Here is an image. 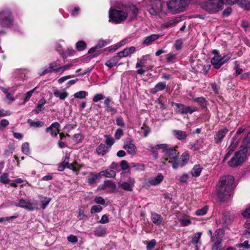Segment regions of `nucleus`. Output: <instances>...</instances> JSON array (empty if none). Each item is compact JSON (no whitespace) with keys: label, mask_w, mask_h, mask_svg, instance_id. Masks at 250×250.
<instances>
[{"label":"nucleus","mask_w":250,"mask_h":250,"mask_svg":"<svg viewBox=\"0 0 250 250\" xmlns=\"http://www.w3.org/2000/svg\"><path fill=\"white\" fill-rule=\"evenodd\" d=\"M235 187L234 177L229 175L220 178L216 188V195L221 202H225L230 197Z\"/></svg>","instance_id":"nucleus-1"},{"label":"nucleus","mask_w":250,"mask_h":250,"mask_svg":"<svg viewBox=\"0 0 250 250\" xmlns=\"http://www.w3.org/2000/svg\"><path fill=\"white\" fill-rule=\"evenodd\" d=\"M166 146L163 148V152L165 153L166 156L169 158L168 163L171 164L172 167L173 169H177L179 167V153L176 149L177 147L176 146L175 147H169V146L167 144H164Z\"/></svg>","instance_id":"nucleus-2"},{"label":"nucleus","mask_w":250,"mask_h":250,"mask_svg":"<svg viewBox=\"0 0 250 250\" xmlns=\"http://www.w3.org/2000/svg\"><path fill=\"white\" fill-rule=\"evenodd\" d=\"M224 4L220 0H207L201 4V7L208 13L212 14L222 10Z\"/></svg>","instance_id":"nucleus-3"},{"label":"nucleus","mask_w":250,"mask_h":250,"mask_svg":"<svg viewBox=\"0 0 250 250\" xmlns=\"http://www.w3.org/2000/svg\"><path fill=\"white\" fill-rule=\"evenodd\" d=\"M189 3L190 0H170L167 6L172 14H177L184 11Z\"/></svg>","instance_id":"nucleus-4"},{"label":"nucleus","mask_w":250,"mask_h":250,"mask_svg":"<svg viewBox=\"0 0 250 250\" xmlns=\"http://www.w3.org/2000/svg\"><path fill=\"white\" fill-rule=\"evenodd\" d=\"M127 16V12L123 10L110 8L109 10V21L115 24H119L124 21Z\"/></svg>","instance_id":"nucleus-5"},{"label":"nucleus","mask_w":250,"mask_h":250,"mask_svg":"<svg viewBox=\"0 0 250 250\" xmlns=\"http://www.w3.org/2000/svg\"><path fill=\"white\" fill-rule=\"evenodd\" d=\"M247 159V149L242 148L235 152L233 157L228 162L229 167H237L241 165Z\"/></svg>","instance_id":"nucleus-6"},{"label":"nucleus","mask_w":250,"mask_h":250,"mask_svg":"<svg viewBox=\"0 0 250 250\" xmlns=\"http://www.w3.org/2000/svg\"><path fill=\"white\" fill-rule=\"evenodd\" d=\"M14 24V17L8 8L0 11V25L4 28H10Z\"/></svg>","instance_id":"nucleus-7"},{"label":"nucleus","mask_w":250,"mask_h":250,"mask_svg":"<svg viewBox=\"0 0 250 250\" xmlns=\"http://www.w3.org/2000/svg\"><path fill=\"white\" fill-rule=\"evenodd\" d=\"M150 7L148 10L151 15H157L163 11V2L161 0H148Z\"/></svg>","instance_id":"nucleus-8"},{"label":"nucleus","mask_w":250,"mask_h":250,"mask_svg":"<svg viewBox=\"0 0 250 250\" xmlns=\"http://www.w3.org/2000/svg\"><path fill=\"white\" fill-rule=\"evenodd\" d=\"M151 59L149 55L143 56L140 59H137V63H136V68H138L136 70L137 74L142 75H144L146 70L143 68H145L148 61H151Z\"/></svg>","instance_id":"nucleus-9"},{"label":"nucleus","mask_w":250,"mask_h":250,"mask_svg":"<svg viewBox=\"0 0 250 250\" xmlns=\"http://www.w3.org/2000/svg\"><path fill=\"white\" fill-rule=\"evenodd\" d=\"M61 71V65L57 62H53L48 64V67L42 69V71L39 73L40 76H43L53 72L56 73L60 72Z\"/></svg>","instance_id":"nucleus-10"},{"label":"nucleus","mask_w":250,"mask_h":250,"mask_svg":"<svg viewBox=\"0 0 250 250\" xmlns=\"http://www.w3.org/2000/svg\"><path fill=\"white\" fill-rule=\"evenodd\" d=\"M60 124L58 122H55L46 128L45 131L47 133H49L52 137H56L60 131Z\"/></svg>","instance_id":"nucleus-11"},{"label":"nucleus","mask_w":250,"mask_h":250,"mask_svg":"<svg viewBox=\"0 0 250 250\" xmlns=\"http://www.w3.org/2000/svg\"><path fill=\"white\" fill-rule=\"evenodd\" d=\"M123 148L125 149L129 154L134 155L136 153L137 148L133 143V140L130 138L126 139V144L124 146Z\"/></svg>","instance_id":"nucleus-12"},{"label":"nucleus","mask_w":250,"mask_h":250,"mask_svg":"<svg viewBox=\"0 0 250 250\" xmlns=\"http://www.w3.org/2000/svg\"><path fill=\"white\" fill-rule=\"evenodd\" d=\"M228 131L229 129L227 128L220 129L218 131H217L214 136V143L216 144H219L221 143Z\"/></svg>","instance_id":"nucleus-13"},{"label":"nucleus","mask_w":250,"mask_h":250,"mask_svg":"<svg viewBox=\"0 0 250 250\" xmlns=\"http://www.w3.org/2000/svg\"><path fill=\"white\" fill-rule=\"evenodd\" d=\"M164 178L162 173H158L156 177L149 178L147 184L149 186L158 185L163 181Z\"/></svg>","instance_id":"nucleus-14"},{"label":"nucleus","mask_w":250,"mask_h":250,"mask_svg":"<svg viewBox=\"0 0 250 250\" xmlns=\"http://www.w3.org/2000/svg\"><path fill=\"white\" fill-rule=\"evenodd\" d=\"M165 146H166L163 144L156 145L154 146L150 145L147 149L148 150L151 152L153 157L154 158V159H157L159 156L157 150L159 149H163V148H164V147Z\"/></svg>","instance_id":"nucleus-15"},{"label":"nucleus","mask_w":250,"mask_h":250,"mask_svg":"<svg viewBox=\"0 0 250 250\" xmlns=\"http://www.w3.org/2000/svg\"><path fill=\"white\" fill-rule=\"evenodd\" d=\"M16 206L30 211L34 209L32 204L29 200L23 199H20L18 204Z\"/></svg>","instance_id":"nucleus-16"},{"label":"nucleus","mask_w":250,"mask_h":250,"mask_svg":"<svg viewBox=\"0 0 250 250\" xmlns=\"http://www.w3.org/2000/svg\"><path fill=\"white\" fill-rule=\"evenodd\" d=\"M222 219L223 221V223L226 225H229L232 222L234 217L229 211L226 210L222 212Z\"/></svg>","instance_id":"nucleus-17"},{"label":"nucleus","mask_w":250,"mask_h":250,"mask_svg":"<svg viewBox=\"0 0 250 250\" xmlns=\"http://www.w3.org/2000/svg\"><path fill=\"white\" fill-rule=\"evenodd\" d=\"M167 87L166 82H160L157 83L154 87L152 88L150 90V92L153 94H156V93L165 90Z\"/></svg>","instance_id":"nucleus-18"},{"label":"nucleus","mask_w":250,"mask_h":250,"mask_svg":"<svg viewBox=\"0 0 250 250\" xmlns=\"http://www.w3.org/2000/svg\"><path fill=\"white\" fill-rule=\"evenodd\" d=\"M211 63L215 69H219L224 64L221 56H215L210 61Z\"/></svg>","instance_id":"nucleus-19"},{"label":"nucleus","mask_w":250,"mask_h":250,"mask_svg":"<svg viewBox=\"0 0 250 250\" xmlns=\"http://www.w3.org/2000/svg\"><path fill=\"white\" fill-rule=\"evenodd\" d=\"M151 215V221L155 225L159 226L163 224L164 222V219L160 214L155 212H152Z\"/></svg>","instance_id":"nucleus-20"},{"label":"nucleus","mask_w":250,"mask_h":250,"mask_svg":"<svg viewBox=\"0 0 250 250\" xmlns=\"http://www.w3.org/2000/svg\"><path fill=\"white\" fill-rule=\"evenodd\" d=\"M111 99L107 97L104 100V104L106 107V111L107 112H111L112 114H114L117 112V110L115 107L111 105Z\"/></svg>","instance_id":"nucleus-21"},{"label":"nucleus","mask_w":250,"mask_h":250,"mask_svg":"<svg viewBox=\"0 0 250 250\" xmlns=\"http://www.w3.org/2000/svg\"><path fill=\"white\" fill-rule=\"evenodd\" d=\"M109 151L108 146H106L104 144H100L96 148L95 152L101 156H104Z\"/></svg>","instance_id":"nucleus-22"},{"label":"nucleus","mask_w":250,"mask_h":250,"mask_svg":"<svg viewBox=\"0 0 250 250\" xmlns=\"http://www.w3.org/2000/svg\"><path fill=\"white\" fill-rule=\"evenodd\" d=\"M106 228L102 225H99L94 230V235L98 237H104L106 234Z\"/></svg>","instance_id":"nucleus-23"},{"label":"nucleus","mask_w":250,"mask_h":250,"mask_svg":"<svg viewBox=\"0 0 250 250\" xmlns=\"http://www.w3.org/2000/svg\"><path fill=\"white\" fill-rule=\"evenodd\" d=\"M171 106H175L176 108L175 109V111L178 114H181V115H184L185 113V110L186 109V105L182 104H179L175 103L174 102H172L171 103Z\"/></svg>","instance_id":"nucleus-24"},{"label":"nucleus","mask_w":250,"mask_h":250,"mask_svg":"<svg viewBox=\"0 0 250 250\" xmlns=\"http://www.w3.org/2000/svg\"><path fill=\"white\" fill-rule=\"evenodd\" d=\"M134 179H130V183L123 182L120 185V187L125 191H132L133 190V187H134Z\"/></svg>","instance_id":"nucleus-25"},{"label":"nucleus","mask_w":250,"mask_h":250,"mask_svg":"<svg viewBox=\"0 0 250 250\" xmlns=\"http://www.w3.org/2000/svg\"><path fill=\"white\" fill-rule=\"evenodd\" d=\"M173 134L178 140L183 141L186 140L188 135L185 131L180 130H175Z\"/></svg>","instance_id":"nucleus-26"},{"label":"nucleus","mask_w":250,"mask_h":250,"mask_svg":"<svg viewBox=\"0 0 250 250\" xmlns=\"http://www.w3.org/2000/svg\"><path fill=\"white\" fill-rule=\"evenodd\" d=\"M160 36L158 34H152L146 37L143 42V43L146 45H148L152 43V42L157 40Z\"/></svg>","instance_id":"nucleus-27"},{"label":"nucleus","mask_w":250,"mask_h":250,"mask_svg":"<svg viewBox=\"0 0 250 250\" xmlns=\"http://www.w3.org/2000/svg\"><path fill=\"white\" fill-rule=\"evenodd\" d=\"M27 123L30 125V126L34 127H42L44 126L45 123L44 122L41 121H33L31 119H28Z\"/></svg>","instance_id":"nucleus-28"},{"label":"nucleus","mask_w":250,"mask_h":250,"mask_svg":"<svg viewBox=\"0 0 250 250\" xmlns=\"http://www.w3.org/2000/svg\"><path fill=\"white\" fill-rule=\"evenodd\" d=\"M125 11L127 13L131 12L133 15V18H136L138 14L139 9L135 5L130 4L128 6Z\"/></svg>","instance_id":"nucleus-29"},{"label":"nucleus","mask_w":250,"mask_h":250,"mask_svg":"<svg viewBox=\"0 0 250 250\" xmlns=\"http://www.w3.org/2000/svg\"><path fill=\"white\" fill-rule=\"evenodd\" d=\"M189 158V156L188 154L185 152H184L180 158V161L179 162V166L181 167H184L188 162Z\"/></svg>","instance_id":"nucleus-30"},{"label":"nucleus","mask_w":250,"mask_h":250,"mask_svg":"<svg viewBox=\"0 0 250 250\" xmlns=\"http://www.w3.org/2000/svg\"><path fill=\"white\" fill-rule=\"evenodd\" d=\"M119 61L118 58L115 56L111 58L110 60L106 61L105 63V65L108 67L109 68H111L117 64L118 62Z\"/></svg>","instance_id":"nucleus-31"},{"label":"nucleus","mask_w":250,"mask_h":250,"mask_svg":"<svg viewBox=\"0 0 250 250\" xmlns=\"http://www.w3.org/2000/svg\"><path fill=\"white\" fill-rule=\"evenodd\" d=\"M237 146V145H236L233 143L232 144V142H231L230 145L228 147V148L227 149L228 151L224 157V158L223 159V162H225L226 160H227L229 158V157L232 154L233 152Z\"/></svg>","instance_id":"nucleus-32"},{"label":"nucleus","mask_w":250,"mask_h":250,"mask_svg":"<svg viewBox=\"0 0 250 250\" xmlns=\"http://www.w3.org/2000/svg\"><path fill=\"white\" fill-rule=\"evenodd\" d=\"M46 104V100L44 98H42L39 100L38 104L35 109L36 113L38 114L44 109V105Z\"/></svg>","instance_id":"nucleus-33"},{"label":"nucleus","mask_w":250,"mask_h":250,"mask_svg":"<svg viewBox=\"0 0 250 250\" xmlns=\"http://www.w3.org/2000/svg\"><path fill=\"white\" fill-rule=\"evenodd\" d=\"M106 188H111L112 191L114 192L116 189V185L113 182L110 180H105L102 189H104Z\"/></svg>","instance_id":"nucleus-34"},{"label":"nucleus","mask_w":250,"mask_h":250,"mask_svg":"<svg viewBox=\"0 0 250 250\" xmlns=\"http://www.w3.org/2000/svg\"><path fill=\"white\" fill-rule=\"evenodd\" d=\"M99 175L108 178H114L116 176V172L113 170H110L109 171L105 170L100 172Z\"/></svg>","instance_id":"nucleus-35"},{"label":"nucleus","mask_w":250,"mask_h":250,"mask_svg":"<svg viewBox=\"0 0 250 250\" xmlns=\"http://www.w3.org/2000/svg\"><path fill=\"white\" fill-rule=\"evenodd\" d=\"M54 95L56 97H59L61 100H63L68 96V93L67 92H61L58 89L54 91Z\"/></svg>","instance_id":"nucleus-36"},{"label":"nucleus","mask_w":250,"mask_h":250,"mask_svg":"<svg viewBox=\"0 0 250 250\" xmlns=\"http://www.w3.org/2000/svg\"><path fill=\"white\" fill-rule=\"evenodd\" d=\"M98 178V175L95 174L93 172H91L89 173V175L87 177V182L89 185H92L95 183Z\"/></svg>","instance_id":"nucleus-37"},{"label":"nucleus","mask_w":250,"mask_h":250,"mask_svg":"<svg viewBox=\"0 0 250 250\" xmlns=\"http://www.w3.org/2000/svg\"><path fill=\"white\" fill-rule=\"evenodd\" d=\"M202 170V168L199 165H196L192 169L191 174L193 177H198L200 176Z\"/></svg>","instance_id":"nucleus-38"},{"label":"nucleus","mask_w":250,"mask_h":250,"mask_svg":"<svg viewBox=\"0 0 250 250\" xmlns=\"http://www.w3.org/2000/svg\"><path fill=\"white\" fill-rule=\"evenodd\" d=\"M82 167V166L81 165H79L78 162L76 161H75L72 163H69L67 167V168L72 170L74 171H79Z\"/></svg>","instance_id":"nucleus-39"},{"label":"nucleus","mask_w":250,"mask_h":250,"mask_svg":"<svg viewBox=\"0 0 250 250\" xmlns=\"http://www.w3.org/2000/svg\"><path fill=\"white\" fill-rule=\"evenodd\" d=\"M239 6L245 10L250 9V1L249 0H238L237 3Z\"/></svg>","instance_id":"nucleus-40"},{"label":"nucleus","mask_w":250,"mask_h":250,"mask_svg":"<svg viewBox=\"0 0 250 250\" xmlns=\"http://www.w3.org/2000/svg\"><path fill=\"white\" fill-rule=\"evenodd\" d=\"M194 101L198 103L202 107L207 108L208 102L203 97H197L193 99Z\"/></svg>","instance_id":"nucleus-41"},{"label":"nucleus","mask_w":250,"mask_h":250,"mask_svg":"<svg viewBox=\"0 0 250 250\" xmlns=\"http://www.w3.org/2000/svg\"><path fill=\"white\" fill-rule=\"evenodd\" d=\"M202 233V232H197L194 234V236L192 238V240L190 242L193 245L197 244L198 243H200V239L201 237Z\"/></svg>","instance_id":"nucleus-42"},{"label":"nucleus","mask_w":250,"mask_h":250,"mask_svg":"<svg viewBox=\"0 0 250 250\" xmlns=\"http://www.w3.org/2000/svg\"><path fill=\"white\" fill-rule=\"evenodd\" d=\"M243 143L244 146L242 148H246L247 152L248 149H250V131L248 133L247 136L244 138Z\"/></svg>","instance_id":"nucleus-43"},{"label":"nucleus","mask_w":250,"mask_h":250,"mask_svg":"<svg viewBox=\"0 0 250 250\" xmlns=\"http://www.w3.org/2000/svg\"><path fill=\"white\" fill-rule=\"evenodd\" d=\"M10 180L9 178V174L7 173H3L0 176V182L3 184H7Z\"/></svg>","instance_id":"nucleus-44"},{"label":"nucleus","mask_w":250,"mask_h":250,"mask_svg":"<svg viewBox=\"0 0 250 250\" xmlns=\"http://www.w3.org/2000/svg\"><path fill=\"white\" fill-rule=\"evenodd\" d=\"M86 47V43L83 41H79L76 43V48L79 51H83Z\"/></svg>","instance_id":"nucleus-45"},{"label":"nucleus","mask_w":250,"mask_h":250,"mask_svg":"<svg viewBox=\"0 0 250 250\" xmlns=\"http://www.w3.org/2000/svg\"><path fill=\"white\" fill-rule=\"evenodd\" d=\"M203 146L200 141L198 140H196L194 144L191 145L190 149L192 150H199L202 148Z\"/></svg>","instance_id":"nucleus-46"},{"label":"nucleus","mask_w":250,"mask_h":250,"mask_svg":"<svg viewBox=\"0 0 250 250\" xmlns=\"http://www.w3.org/2000/svg\"><path fill=\"white\" fill-rule=\"evenodd\" d=\"M104 137L106 138L105 143L108 148H110L114 143V140L112 137L109 136L107 135H105Z\"/></svg>","instance_id":"nucleus-47"},{"label":"nucleus","mask_w":250,"mask_h":250,"mask_svg":"<svg viewBox=\"0 0 250 250\" xmlns=\"http://www.w3.org/2000/svg\"><path fill=\"white\" fill-rule=\"evenodd\" d=\"M209 232L210 235L211 241L212 242H214V243H215L219 244H220L222 243V242L223 241L222 236H220V237L213 236V235H212V232L210 230L209 231Z\"/></svg>","instance_id":"nucleus-48"},{"label":"nucleus","mask_w":250,"mask_h":250,"mask_svg":"<svg viewBox=\"0 0 250 250\" xmlns=\"http://www.w3.org/2000/svg\"><path fill=\"white\" fill-rule=\"evenodd\" d=\"M186 109L185 110V114H191L195 111H198V108L194 106H186Z\"/></svg>","instance_id":"nucleus-49"},{"label":"nucleus","mask_w":250,"mask_h":250,"mask_svg":"<svg viewBox=\"0 0 250 250\" xmlns=\"http://www.w3.org/2000/svg\"><path fill=\"white\" fill-rule=\"evenodd\" d=\"M103 209V208L100 205H94L91 208L90 213L95 214L100 212Z\"/></svg>","instance_id":"nucleus-50"},{"label":"nucleus","mask_w":250,"mask_h":250,"mask_svg":"<svg viewBox=\"0 0 250 250\" xmlns=\"http://www.w3.org/2000/svg\"><path fill=\"white\" fill-rule=\"evenodd\" d=\"M208 210V208L207 206H204L201 209H197L195 214L197 216H202L207 214Z\"/></svg>","instance_id":"nucleus-51"},{"label":"nucleus","mask_w":250,"mask_h":250,"mask_svg":"<svg viewBox=\"0 0 250 250\" xmlns=\"http://www.w3.org/2000/svg\"><path fill=\"white\" fill-rule=\"evenodd\" d=\"M98 48L96 47V46L95 45L94 47H91L88 51V54H92L94 52H96L94 54L90 55V58H93L95 57H97L101 52H99L98 51H96Z\"/></svg>","instance_id":"nucleus-52"},{"label":"nucleus","mask_w":250,"mask_h":250,"mask_svg":"<svg viewBox=\"0 0 250 250\" xmlns=\"http://www.w3.org/2000/svg\"><path fill=\"white\" fill-rule=\"evenodd\" d=\"M87 95V92L85 91H80L75 93L74 94V96L75 98L79 99L84 98Z\"/></svg>","instance_id":"nucleus-53"},{"label":"nucleus","mask_w":250,"mask_h":250,"mask_svg":"<svg viewBox=\"0 0 250 250\" xmlns=\"http://www.w3.org/2000/svg\"><path fill=\"white\" fill-rule=\"evenodd\" d=\"M124 50L127 57L133 54L136 51V48L134 46H130L129 47L125 48Z\"/></svg>","instance_id":"nucleus-54"},{"label":"nucleus","mask_w":250,"mask_h":250,"mask_svg":"<svg viewBox=\"0 0 250 250\" xmlns=\"http://www.w3.org/2000/svg\"><path fill=\"white\" fill-rule=\"evenodd\" d=\"M234 69L235 70V76L236 77L238 75L241 74L243 73V70L242 68L239 67V63L237 61H234Z\"/></svg>","instance_id":"nucleus-55"},{"label":"nucleus","mask_w":250,"mask_h":250,"mask_svg":"<svg viewBox=\"0 0 250 250\" xmlns=\"http://www.w3.org/2000/svg\"><path fill=\"white\" fill-rule=\"evenodd\" d=\"M50 201L51 199L50 198L44 197L43 198V200L41 202L42 208L43 209H44L46 208L47 206L49 204Z\"/></svg>","instance_id":"nucleus-56"},{"label":"nucleus","mask_w":250,"mask_h":250,"mask_svg":"<svg viewBox=\"0 0 250 250\" xmlns=\"http://www.w3.org/2000/svg\"><path fill=\"white\" fill-rule=\"evenodd\" d=\"M22 152L25 154H28L30 152V149L29 147V143L25 142L22 144L21 146Z\"/></svg>","instance_id":"nucleus-57"},{"label":"nucleus","mask_w":250,"mask_h":250,"mask_svg":"<svg viewBox=\"0 0 250 250\" xmlns=\"http://www.w3.org/2000/svg\"><path fill=\"white\" fill-rule=\"evenodd\" d=\"M175 25L173 20H169L168 21L164 22L162 24V27L164 28H168L171 26H173Z\"/></svg>","instance_id":"nucleus-58"},{"label":"nucleus","mask_w":250,"mask_h":250,"mask_svg":"<svg viewBox=\"0 0 250 250\" xmlns=\"http://www.w3.org/2000/svg\"><path fill=\"white\" fill-rule=\"evenodd\" d=\"M94 201L96 203L101 205H104L105 204L104 199L101 196H96Z\"/></svg>","instance_id":"nucleus-59"},{"label":"nucleus","mask_w":250,"mask_h":250,"mask_svg":"<svg viewBox=\"0 0 250 250\" xmlns=\"http://www.w3.org/2000/svg\"><path fill=\"white\" fill-rule=\"evenodd\" d=\"M141 129L142 130H143L144 131V137H146L150 132V127L146 125L145 124H143V125L141 127Z\"/></svg>","instance_id":"nucleus-60"},{"label":"nucleus","mask_w":250,"mask_h":250,"mask_svg":"<svg viewBox=\"0 0 250 250\" xmlns=\"http://www.w3.org/2000/svg\"><path fill=\"white\" fill-rule=\"evenodd\" d=\"M176 58V55L171 53H169L166 55V61L168 63H171Z\"/></svg>","instance_id":"nucleus-61"},{"label":"nucleus","mask_w":250,"mask_h":250,"mask_svg":"<svg viewBox=\"0 0 250 250\" xmlns=\"http://www.w3.org/2000/svg\"><path fill=\"white\" fill-rule=\"evenodd\" d=\"M156 244V241L155 239H152L151 241L148 242L146 246L147 250H151L154 248V246Z\"/></svg>","instance_id":"nucleus-62"},{"label":"nucleus","mask_w":250,"mask_h":250,"mask_svg":"<svg viewBox=\"0 0 250 250\" xmlns=\"http://www.w3.org/2000/svg\"><path fill=\"white\" fill-rule=\"evenodd\" d=\"M75 51L72 48H68L63 53V58H66L68 56H72L75 53Z\"/></svg>","instance_id":"nucleus-63"},{"label":"nucleus","mask_w":250,"mask_h":250,"mask_svg":"<svg viewBox=\"0 0 250 250\" xmlns=\"http://www.w3.org/2000/svg\"><path fill=\"white\" fill-rule=\"evenodd\" d=\"M120 166L121 167L122 169L124 170H127L129 168V164L127 161L126 160H122L120 162Z\"/></svg>","instance_id":"nucleus-64"}]
</instances>
